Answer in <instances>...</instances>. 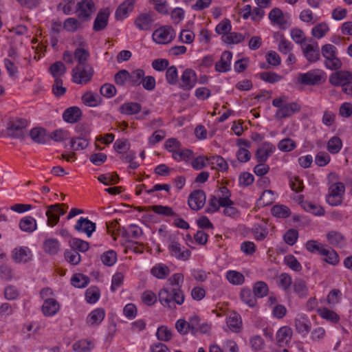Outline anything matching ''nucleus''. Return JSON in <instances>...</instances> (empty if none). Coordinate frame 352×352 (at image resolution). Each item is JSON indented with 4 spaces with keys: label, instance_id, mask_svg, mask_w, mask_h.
I'll list each match as a JSON object with an SVG mask.
<instances>
[{
    "label": "nucleus",
    "instance_id": "1",
    "mask_svg": "<svg viewBox=\"0 0 352 352\" xmlns=\"http://www.w3.org/2000/svg\"><path fill=\"white\" fill-rule=\"evenodd\" d=\"M160 303L169 309H176L175 304L181 305L184 302V294L179 287H173L170 290L162 289L158 293Z\"/></svg>",
    "mask_w": 352,
    "mask_h": 352
},
{
    "label": "nucleus",
    "instance_id": "2",
    "mask_svg": "<svg viewBox=\"0 0 352 352\" xmlns=\"http://www.w3.org/2000/svg\"><path fill=\"white\" fill-rule=\"evenodd\" d=\"M28 121L24 118L11 119L8 122L7 135L12 138L23 140L26 136Z\"/></svg>",
    "mask_w": 352,
    "mask_h": 352
},
{
    "label": "nucleus",
    "instance_id": "3",
    "mask_svg": "<svg viewBox=\"0 0 352 352\" xmlns=\"http://www.w3.org/2000/svg\"><path fill=\"white\" fill-rule=\"evenodd\" d=\"M94 72V68L90 65H76L72 69V80L76 84L85 85L91 81Z\"/></svg>",
    "mask_w": 352,
    "mask_h": 352
},
{
    "label": "nucleus",
    "instance_id": "4",
    "mask_svg": "<svg viewBox=\"0 0 352 352\" xmlns=\"http://www.w3.org/2000/svg\"><path fill=\"white\" fill-rule=\"evenodd\" d=\"M324 79V73L319 69H313L307 73L299 74L298 76V81L304 85H318Z\"/></svg>",
    "mask_w": 352,
    "mask_h": 352
},
{
    "label": "nucleus",
    "instance_id": "5",
    "mask_svg": "<svg viewBox=\"0 0 352 352\" xmlns=\"http://www.w3.org/2000/svg\"><path fill=\"white\" fill-rule=\"evenodd\" d=\"M96 11L93 0H82L76 6L77 16L82 21H89Z\"/></svg>",
    "mask_w": 352,
    "mask_h": 352
},
{
    "label": "nucleus",
    "instance_id": "6",
    "mask_svg": "<svg viewBox=\"0 0 352 352\" xmlns=\"http://www.w3.org/2000/svg\"><path fill=\"white\" fill-rule=\"evenodd\" d=\"M175 31L170 26H163L153 34V39L159 44L170 43L175 37Z\"/></svg>",
    "mask_w": 352,
    "mask_h": 352
},
{
    "label": "nucleus",
    "instance_id": "7",
    "mask_svg": "<svg viewBox=\"0 0 352 352\" xmlns=\"http://www.w3.org/2000/svg\"><path fill=\"white\" fill-rule=\"evenodd\" d=\"M205 202L206 194L201 190H194L188 197V206L193 210H199L202 208Z\"/></svg>",
    "mask_w": 352,
    "mask_h": 352
},
{
    "label": "nucleus",
    "instance_id": "8",
    "mask_svg": "<svg viewBox=\"0 0 352 352\" xmlns=\"http://www.w3.org/2000/svg\"><path fill=\"white\" fill-rule=\"evenodd\" d=\"M329 82L333 86L344 87V84L352 80V74L348 71L340 70L332 73L329 78Z\"/></svg>",
    "mask_w": 352,
    "mask_h": 352
},
{
    "label": "nucleus",
    "instance_id": "9",
    "mask_svg": "<svg viewBox=\"0 0 352 352\" xmlns=\"http://www.w3.org/2000/svg\"><path fill=\"white\" fill-rule=\"evenodd\" d=\"M80 129H82L81 137L72 138L71 140V148L75 151L85 149L89 145L87 137L89 135L90 130L85 126H81Z\"/></svg>",
    "mask_w": 352,
    "mask_h": 352
},
{
    "label": "nucleus",
    "instance_id": "10",
    "mask_svg": "<svg viewBox=\"0 0 352 352\" xmlns=\"http://www.w3.org/2000/svg\"><path fill=\"white\" fill-rule=\"evenodd\" d=\"M302 53L309 63H315L320 60V53L317 42L314 44H306L302 47Z\"/></svg>",
    "mask_w": 352,
    "mask_h": 352
},
{
    "label": "nucleus",
    "instance_id": "11",
    "mask_svg": "<svg viewBox=\"0 0 352 352\" xmlns=\"http://www.w3.org/2000/svg\"><path fill=\"white\" fill-rule=\"evenodd\" d=\"M197 81L195 72L191 69H186L181 77V87L184 90L192 89Z\"/></svg>",
    "mask_w": 352,
    "mask_h": 352
},
{
    "label": "nucleus",
    "instance_id": "12",
    "mask_svg": "<svg viewBox=\"0 0 352 352\" xmlns=\"http://www.w3.org/2000/svg\"><path fill=\"white\" fill-rule=\"evenodd\" d=\"M153 13H141L135 19L134 23L136 27L144 31L150 30L153 23Z\"/></svg>",
    "mask_w": 352,
    "mask_h": 352
},
{
    "label": "nucleus",
    "instance_id": "13",
    "mask_svg": "<svg viewBox=\"0 0 352 352\" xmlns=\"http://www.w3.org/2000/svg\"><path fill=\"white\" fill-rule=\"evenodd\" d=\"M300 106L296 102L287 103L276 112L275 117L277 119L285 118L292 116L295 113L300 111Z\"/></svg>",
    "mask_w": 352,
    "mask_h": 352
},
{
    "label": "nucleus",
    "instance_id": "14",
    "mask_svg": "<svg viewBox=\"0 0 352 352\" xmlns=\"http://www.w3.org/2000/svg\"><path fill=\"white\" fill-rule=\"evenodd\" d=\"M168 250L172 256L182 261L188 260L191 254V252L188 249L182 251L181 245L175 241H173L168 245Z\"/></svg>",
    "mask_w": 352,
    "mask_h": 352
},
{
    "label": "nucleus",
    "instance_id": "15",
    "mask_svg": "<svg viewBox=\"0 0 352 352\" xmlns=\"http://www.w3.org/2000/svg\"><path fill=\"white\" fill-rule=\"evenodd\" d=\"M275 149L276 148L272 144L265 142L256 150L255 157L258 162H265Z\"/></svg>",
    "mask_w": 352,
    "mask_h": 352
},
{
    "label": "nucleus",
    "instance_id": "16",
    "mask_svg": "<svg viewBox=\"0 0 352 352\" xmlns=\"http://www.w3.org/2000/svg\"><path fill=\"white\" fill-rule=\"evenodd\" d=\"M74 228L78 232H85L88 237H90L96 230V223L87 218L80 217L78 220Z\"/></svg>",
    "mask_w": 352,
    "mask_h": 352
},
{
    "label": "nucleus",
    "instance_id": "17",
    "mask_svg": "<svg viewBox=\"0 0 352 352\" xmlns=\"http://www.w3.org/2000/svg\"><path fill=\"white\" fill-rule=\"evenodd\" d=\"M135 0H125L116 9L115 12L117 20H123L128 16V13L134 8Z\"/></svg>",
    "mask_w": 352,
    "mask_h": 352
},
{
    "label": "nucleus",
    "instance_id": "18",
    "mask_svg": "<svg viewBox=\"0 0 352 352\" xmlns=\"http://www.w3.org/2000/svg\"><path fill=\"white\" fill-rule=\"evenodd\" d=\"M109 16V11L108 9L99 11L94 20L93 29L96 32L104 30L108 24Z\"/></svg>",
    "mask_w": 352,
    "mask_h": 352
},
{
    "label": "nucleus",
    "instance_id": "19",
    "mask_svg": "<svg viewBox=\"0 0 352 352\" xmlns=\"http://www.w3.org/2000/svg\"><path fill=\"white\" fill-rule=\"evenodd\" d=\"M31 257L32 252L28 247L16 248L12 251V258L16 263L27 262Z\"/></svg>",
    "mask_w": 352,
    "mask_h": 352
},
{
    "label": "nucleus",
    "instance_id": "20",
    "mask_svg": "<svg viewBox=\"0 0 352 352\" xmlns=\"http://www.w3.org/2000/svg\"><path fill=\"white\" fill-rule=\"evenodd\" d=\"M82 116V111L78 107H71L67 109L63 114V120L68 123H76L79 121Z\"/></svg>",
    "mask_w": 352,
    "mask_h": 352
},
{
    "label": "nucleus",
    "instance_id": "21",
    "mask_svg": "<svg viewBox=\"0 0 352 352\" xmlns=\"http://www.w3.org/2000/svg\"><path fill=\"white\" fill-rule=\"evenodd\" d=\"M329 243L336 248L344 247L346 244L345 236L340 232L331 230L327 234Z\"/></svg>",
    "mask_w": 352,
    "mask_h": 352
},
{
    "label": "nucleus",
    "instance_id": "22",
    "mask_svg": "<svg viewBox=\"0 0 352 352\" xmlns=\"http://www.w3.org/2000/svg\"><path fill=\"white\" fill-rule=\"evenodd\" d=\"M60 305L56 299L45 300L42 306V311L45 316H52L59 310Z\"/></svg>",
    "mask_w": 352,
    "mask_h": 352
},
{
    "label": "nucleus",
    "instance_id": "23",
    "mask_svg": "<svg viewBox=\"0 0 352 352\" xmlns=\"http://www.w3.org/2000/svg\"><path fill=\"white\" fill-rule=\"evenodd\" d=\"M20 229L25 232L32 233L37 228L36 220L31 216H27L21 219L19 221Z\"/></svg>",
    "mask_w": 352,
    "mask_h": 352
},
{
    "label": "nucleus",
    "instance_id": "24",
    "mask_svg": "<svg viewBox=\"0 0 352 352\" xmlns=\"http://www.w3.org/2000/svg\"><path fill=\"white\" fill-rule=\"evenodd\" d=\"M105 316L104 310L102 308H98L93 310L87 318V323L91 326L99 324Z\"/></svg>",
    "mask_w": 352,
    "mask_h": 352
},
{
    "label": "nucleus",
    "instance_id": "25",
    "mask_svg": "<svg viewBox=\"0 0 352 352\" xmlns=\"http://www.w3.org/2000/svg\"><path fill=\"white\" fill-rule=\"evenodd\" d=\"M293 289L294 292L300 298H305L308 295V287L305 280L302 278H296L293 283Z\"/></svg>",
    "mask_w": 352,
    "mask_h": 352
},
{
    "label": "nucleus",
    "instance_id": "26",
    "mask_svg": "<svg viewBox=\"0 0 352 352\" xmlns=\"http://www.w3.org/2000/svg\"><path fill=\"white\" fill-rule=\"evenodd\" d=\"M141 109L142 106L138 102H125L120 107V112L127 116L136 114Z\"/></svg>",
    "mask_w": 352,
    "mask_h": 352
},
{
    "label": "nucleus",
    "instance_id": "27",
    "mask_svg": "<svg viewBox=\"0 0 352 352\" xmlns=\"http://www.w3.org/2000/svg\"><path fill=\"white\" fill-rule=\"evenodd\" d=\"M43 250L47 254L56 255L60 250V243L56 239H47L43 242Z\"/></svg>",
    "mask_w": 352,
    "mask_h": 352
},
{
    "label": "nucleus",
    "instance_id": "28",
    "mask_svg": "<svg viewBox=\"0 0 352 352\" xmlns=\"http://www.w3.org/2000/svg\"><path fill=\"white\" fill-rule=\"evenodd\" d=\"M32 140L37 144H45L46 142V130L41 127L33 128L29 133Z\"/></svg>",
    "mask_w": 352,
    "mask_h": 352
},
{
    "label": "nucleus",
    "instance_id": "29",
    "mask_svg": "<svg viewBox=\"0 0 352 352\" xmlns=\"http://www.w3.org/2000/svg\"><path fill=\"white\" fill-rule=\"evenodd\" d=\"M49 70L54 79H60L66 73L67 69L61 61H56L50 65Z\"/></svg>",
    "mask_w": 352,
    "mask_h": 352
},
{
    "label": "nucleus",
    "instance_id": "30",
    "mask_svg": "<svg viewBox=\"0 0 352 352\" xmlns=\"http://www.w3.org/2000/svg\"><path fill=\"white\" fill-rule=\"evenodd\" d=\"M74 57L78 62L77 65H89L87 62L89 57V52L87 50L80 47L76 48L74 52Z\"/></svg>",
    "mask_w": 352,
    "mask_h": 352
},
{
    "label": "nucleus",
    "instance_id": "31",
    "mask_svg": "<svg viewBox=\"0 0 352 352\" xmlns=\"http://www.w3.org/2000/svg\"><path fill=\"white\" fill-rule=\"evenodd\" d=\"M342 147V142L338 136L331 138L327 145V148L331 154H337L340 152Z\"/></svg>",
    "mask_w": 352,
    "mask_h": 352
},
{
    "label": "nucleus",
    "instance_id": "32",
    "mask_svg": "<svg viewBox=\"0 0 352 352\" xmlns=\"http://www.w3.org/2000/svg\"><path fill=\"white\" fill-rule=\"evenodd\" d=\"M72 249L81 252H85L89 250V244L88 242L78 238H72L69 241Z\"/></svg>",
    "mask_w": 352,
    "mask_h": 352
},
{
    "label": "nucleus",
    "instance_id": "33",
    "mask_svg": "<svg viewBox=\"0 0 352 352\" xmlns=\"http://www.w3.org/2000/svg\"><path fill=\"white\" fill-rule=\"evenodd\" d=\"M292 330L290 327L287 326L282 327L279 329L276 334L277 342L280 346H281V343L285 341L287 342L292 338Z\"/></svg>",
    "mask_w": 352,
    "mask_h": 352
},
{
    "label": "nucleus",
    "instance_id": "34",
    "mask_svg": "<svg viewBox=\"0 0 352 352\" xmlns=\"http://www.w3.org/2000/svg\"><path fill=\"white\" fill-rule=\"evenodd\" d=\"M98 180L106 186H110L119 183L120 177L116 173H111L99 175Z\"/></svg>",
    "mask_w": 352,
    "mask_h": 352
},
{
    "label": "nucleus",
    "instance_id": "35",
    "mask_svg": "<svg viewBox=\"0 0 352 352\" xmlns=\"http://www.w3.org/2000/svg\"><path fill=\"white\" fill-rule=\"evenodd\" d=\"M208 164L216 166V168L220 171L227 170L228 168V165L226 160L220 155H213L210 157H208Z\"/></svg>",
    "mask_w": 352,
    "mask_h": 352
},
{
    "label": "nucleus",
    "instance_id": "36",
    "mask_svg": "<svg viewBox=\"0 0 352 352\" xmlns=\"http://www.w3.org/2000/svg\"><path fill=\"white\" fill-rule=\"evenodd\" d=\"M81 21L76 18H68L63 23V28L69 32H76L82 28Z\"/></svg>",
    "mask_w": 352,
    "mask_h": 352
},
{
    "label": "nucleus",
    "instance_id": "37",
    "mask_svg": "<svg viewBox=\"0 0 352 352\" xmlns=\"http://www.w3.org/2000/svg\"><path fill=\"white\" fill-rule=\"evenodd\" d=\"M144 74V71L142 69H137L132 71L131 72H129V83L134 87L140 85Z\"/></svg>",
    "mask_w": 352,
    "mask_h": 352
},
{
    "label": "nucleus",
    "instance_id": "38",
    "mask_svg": "<svg viewBox=\"0 0 352 352\" xmlns=\"http://www.w3.org/2000/svg\"><path fill=\"white\" fill-rule=\"evenodd\" d=\"M273 216L278 218H287L291 214L290 209L284 205H275L271 209Z\"/></svg>",
    "mask_w": 352,
    "mask_h": 352
},
{
    "label": "nucleus",
    "instance_id": "39",
    "mask_svg": "<svg viewBox=\"0 0 352 352\" xmlns=\"http://www.w3.org/2000/svg\"><path fill=\"white\" fill-rule=\"evenodd\" d=\"M228 280L232 285H242L245 281L244 276L239 272L230 270L226 273Z\"/></svg>",
    "mask_w": 352,
    "mask_h": 352
},
{
    "label": "nucleus",
    "instance_id": "40",
    "mask_svg": "<svg viewBox=\"0 0 352 352\" xmlns=\"http://www.w3.org/2000/svg\"><path fill=\"white\" fill-rule=\"evenodd\" d=\"M318 313L322 318L333 323L338 322L340 320V317L336 312L325 307L318 309Z\"/></svg>",
    "mask_w": 352,
    "mask_h": 352
},
{
    "label": "nucleus",
    "instance_id": "41",
    "mask_svg": "<svg viewBox=\"0 0 352 352\" xmlns=\"http://www.w3.org/2000/svg\"><path fill=\"white\" fill-rule=\"evenodd\" d=\"M322 256H325L324 261L330 265H336L339 263L338 254L331 248H325L322 252Z\"/></svg>",
    "mask_w": 352,
    "mask_h": 352
},
{
    "label": "nucleus",
    "instance_id": "42",
    "mask_svg": "<svg viewBox=\"0 0 352 352\" xmlns=\"http://www.w3.org/2000/svg\"><path fill=\"white\" fill-rule=\"evenodd\" d=\"M94 347V344L90 340H80L73 344L72 348L75 351L88 352Z\"/></svg>",
    "mask_w": 352,
    "mask_h": 352
},
{
    "label": "nucleus",
    "instance_id": "43",
    "mask_svg": "<svg viewBox=\"0 0 352 352\" xmlns=\"http://www.w3.org/2000/svg\"><path fill=\"white\" fill-rule=\"evenodd\" d=\"M151 274L157 278H165L170 274L169 268L163 264H158L151 269Z\"/></svg>",
    "mask_w": 352,
    "mask_h": 352
},
{
    "label": "nucleus",
    "instance_id": "44",
    "mask_svg": "<svg viewBox=\"0 0 352 352\" xmlns=\"http://www.w3.org/2000/svg\"><path fill=\"white\" fill-rule=\"evenodd\" d=\"M89 282V277L82 274H74L71 279L72 285L78 288L85 287Z\"/></svg>",
    "mask_w": 352,
    "mask_h": 352
},
{
    "label": "nucleus",
    "instance_id": "45",
    "mask_svg": "<svg viewBox=\"0 0 352 352\" xmlns=\"http://www.w3.org/2000/svg\"><path fill=\"white\" fill-rule=\"evenodd\" d=\"M241 320L236 314H232L227 320V325L234 332H238L241 328Z\"/></svg>",
    "mask_w": 352,
    "mask_h": 352
},
{
    "label": "nucleus",
    "instance_id": "46",
    "mask_svg": "<svg viewBox=\"0 0 352 352\" xmlns=\"http://www.w3.org/2000/svg\"><path fill=\"white\" fill-rule=\"evenodd\" d=\"M324 65L330 70H338L342 67V63L337 54L324 58Z\"/></svg>",
    "mask_w": 352,
    "mask_h": 352
},
{
    "label": "nucleus",
    "instance_id": "47",
    "mask_svg": "<svg viewBox=\"0 0 352 352\" xmlns=\"http://www.w3.org/2000/svg\"><path fill=\"white\" fill-rule=\"evenodd\" d=\"M241 298L250 307H254L256 302V297L249 289H243L241 290Z\"/></svg>",
    "mask_w": 352,
    "mask_h": 352
},
{
    "label": "nucleus",
    "instance_id": "48",
    "mask_svg": "<svg viewBox=\"0 0 352 352\" xmlns=\"http://www.w3.org/2000/svg\"><path fill=\"white\" fill-rule=\"evenodd\" d=\"M295 327L296 331L302 336H306L311 330L309 322L305 318L296 319Z\"/></svg>",
    "mask_w": 352,
    "mask_h": 352
},
{
    "label": "nucleus",
    "instance_id": "49",
    "mask_svg": "<svg viewBox=\"0 0 352 352\" xmlns=\"http://www.w3.org/2000/svg\"><path fill=\"white\" fill-rule=\"evenodd\" d=\"M329 28L326 23H320L313 28L312 36L317 38H321L329 32Z\"/></svg>",
    "mask_w": 352,
    "mask_h": 352
},
{
    "label": "nucleus",
    "instance_id": "50",
    "mask_svg": "<svg viewBox=\"0 0 352 352\" xmlns=\"http://www.w3.org/2000/svg\"><path fill=\"white\" fill-rule=\"evenodd\" d=\"M253 292L256 297H264L267 294L268 286L265 282L258 281L254 285Z\"/></svg>",
    "mask_w": 352,
    "mask_h": 352
},
{
    "label": "nucleus",
    "instance_id": "51",
    "mask_svg": "<svg viewBox=\"0 0 352 352\" xmlns=\"http://www.w3.org/2000/svg\"><path fill=\"white\" fill-rule=\"evenodd\" d=\"M129 72L126 69H121L114 75V82L117 85L123 87L126 82L129 81Z\"/></svg>",
    "mask_w": 352,
    "mask_h": 352
},
{
    "label": "nucleus",
    "instance_id": "52",
    "mask_svg": "<svg viewBox=\"0 0 352 352\" xmlns=\"http://www.w3.org/2000/svg\"><path fill=\"white\" fill-rule=\"evenodd\" d=\"M14 276L13 270L7 264H1L0 265V277L6 281L11 280Z\"/></svg>",
    "mask_w": 352,
    "mask_h": 352
},
{
    "label": "nucleus",
    "instance_id": "53",
    "mask_svg": "<svg viewBox=\"0 0 352 352\" xmlns=\"http://www.w3.org/2000/svg\"><path fill=\"white\" fill-rule=\"evenodd\" d=\"M45 215L47 217V224L50 227L55 226L59 222V216L56 210L50 209V206H47Z\"/></svg>",
    "mask_w": 352,
    "mask_h": 352
},
{
    "label": "nucleus",
    "instance_id": "54",
    "mask_svg": "<svg viewBox=\"0 0 352 352\" xmlns=\"http://www.w3.org/2000/svg\"><path fill=\"white\" fill-rule=\"evenodd\" d=\"M117 260V254L113 250H109L101 255L102 263L107 266H112Z\"/></svg>",
    "mask_w": 352,
    "mask_h": 352
},
{
    "label": "nucleus",
    "instance_id": "55",
    "mask_svg": "<svg viewBox=\"0 0 352 352\" xmlns=\"http://www.w3.org/2000/svg\"><path fill=\"white\" fill-rule=\"evenodd\" d=\"M245 38V36L237 32H230L226 36H223V41L228 44L239 43L242 42Z\"/></svg>",
    "mask_w": 352,
    "mask_h": 352
},
{
    "label": "nucleus",
    "instance_id": "56",
    "mask_svg": "<svg viewBox=\"0 0 352 352\" xmlns=\"http://www.w3.org/2000/svg\"><path fill=\"white\" fill-rule=\"evenodd\" d=\"M100 296V290L97 287H90L85 292L87 302L90 304L96 302Z\"/></svg>",
    "mask_w": 352,
    "mask_h": 352
},
{
    "label": "nucleus",
    "instance_id": "57",
    "mask_svg": "<svg viewBox=\"0 0 352 352\" xmlns=\"http://www.w3.org/2000/svg\"><path fill=\"white\" fill-rule=\"evenodd\" d=\"M151 210L158 214H162L166 217L175 216V213L173 212L172 208L162 205H155L151 207Z\"/></svg>",
    "mask_w": 352,
    "mask_h": 352
},
{
    "label": "nucleus",
    "instance_id": "58",
    "mask_svg": "<svg viewBox=\"0 0 352 352\" xmlns=\"http://www.w3.org/2000/svg\"><path fill=\"white\" fill-rule=\"evenodd\" d=\"M269 19L274 23L282 26L283 20V13L282 10L278 8H273L269 13Z\"/></svg>",
    "mask_w": 352,
    "mask_h": 352
},
{
    "label": "nucleus",
    "instance_id": "59",
    "mask_svg": "<svg viewBox=\"0 0 352 352\" xmlns=\"http://www.w3.org/2000/svg\"><path fill=\"white\" fill-rule=\"evenodd\" d=\"M303 209L307 212H311L314 215H322L324 213V209L320 206L314 204L311 202H303L302 204Z\"/></svg>",
    "mask_w": 352,
    "mask_h": 352
},
{
    "label": "nucleus",
    "instance_id": "60",
    "mask_svg": "<svg viewBox=\"0 0 352 352\" xmlns=\"http://www.w3.org/2000/svg\"><path fill=\"white\" fill-rule=\"evenodd\" d=\"M156 336L161 341L168 342L172 338V333L167 327L161 326L157 329Z\"/></svg>",
    "mask_w": 352,
    "mask_h": 352
},
{
    "label": "nucleus",
    "instance_id": "61",
    "mask_svg": "<svg viewBox=\"0 0 352 352\" xmlns=\"http://www.w3.org/2000/svg\"><path fill=\"white\" fill-rule=\"evenodd\" d=\"M306 249L311 253H318L322 255L324 250V245L314 240H309L305 244Z\"/></svg>",
    "mask_w": 352,
    "mask_h": 352
},
{
    "label": "nucleus",
    "instance_id": "62",
    "mask_svg": "<svg viewBox=\"0 0 352 352\" xmlns=\"http://www.w3.org/2000/svg\"><path fill=\"white\" fill-rule=\"evenodd\" d=\"M65 259L72 265H77L80 263L81 258L79 253L71 248L65 252Z\"/></svg>",
    "mask_w": 352,
    "mask_h": 352
},
{
    "label": "nucleus",
    "instance_id": "63",
    "mask_svg": "<svg viewBox=\"0 0 352 352\" xmlns=\"http://www.w3.org/2000/svg\"><path fill=\"white\" fill-rule=\"evenodd\" d=\"M274 194L272 190H265L260 197L259 201L262 206H269L274 201Z\"/></svg>",
    "mask_w": 352,
    "mask_h": 352
},
{
    "label": "nucleus",
    "instance_id": "64",
    "mask_svg": "<svg viewBox=\"0 0 352 352\" xmlns=\"http://www.w3.org/2000/svg\"><path fill=\"white\" fill-rule=\"evenodd\" d=\"M296 142L290 138H285L278 142V148L283 152H288L294 150L296 147Z\"/></svg>",
    "mask_w": 352,
    "mask_h": 352
}]
</instances>
